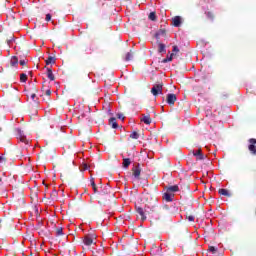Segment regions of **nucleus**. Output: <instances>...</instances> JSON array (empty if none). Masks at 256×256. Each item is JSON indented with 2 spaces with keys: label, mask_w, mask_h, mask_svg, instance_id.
Returning <instances> with one entry per match:
<instances>
[{
  "label": "nucleus",
  "mask_w": 256,
  "mask_h": 256,
  "mask_svg": "<svg viewBox=\"0 0 256 256\" xmlns=\"http://www.w3.org/2000/svg\"><path fill=\"white\" fill-rule=\"evenodd\" d=\"M84 245H87L88 247L93 245L95 243V236L93 235H86L83 239Z\"/></svg>",
  "instance_id": "f257e3e1"
},
{
  "label": "nucleus",
  "mask_w": 256,
  "mask_h": 256,
  "mask_svg": "<svg viewBox=\"0 0 256 256\" xmlns=\"http://www.w3.org/2000/svg\"><path fill=\"white\" fill-rule=\"evenodd\" d=\"M151 93H152V95H154V96L159 95V93H160V94L163 93V85H161V84L155 85L154 87H152Z\"/></svg>",
  "instance_id": "f03ea898"
},
{
  "label": "nucleus",
  "mask_w": 256,
  "mask_h": 256,
  "mask_svg": "<svg viewBox=\"0 0 256 256\" xmlns=\"http://www.w3.org/2000/svg\"><path fill=\"white\" fill-rule=\"evenodd\" d=\"M173 53L170 54V56H167L166 59L163 60V63H167L169 61H173V56L176 54V53H179V47L177 46H173Z\"/></svg>",
  "instance_id": "7ed1b4c3"
},
{
  "label": "nucleus",
  "mask_w": 256,
  "mask_h": 256,
  "mask_svg": "<svg viewBox=\"0 0 256 256\" xmlns=\"http://www.w3.org/2000/svg\"><path fill=\"white\" fill-rule=\"evenodd\" d=\"M182 23H183V18H181L180 16H175L174 18H172V25L174 27H181Z\"/></svg>",
  "instance_id": "20e7f679"
},
{
  "label": "nucleus",
  "mask_w": 256,
  "mask_h": 256,
  "mask_svg": "<svg viewBox=\"0 0 256 256\" xmlns=\"http://www.w3.org/2000/svg\"><path fill=\"white\" fill-rule=\"evenodd\" d=\"M176 101H177V96L175 94H168L167 95V103L169 105H175Z\"/></svg>",
  "instance_id": "39448f33"
},
{
  "label": "nucleus",
  "mask_w": 256,
  "mask_h": 256,
  "mask_svg": "<svg viewBox=\"0 0 256 256\" xmlns=\"http://www.w3.org/2000/svg\"><path fill=\"white\" fill-rule=\"evenodd\" d=\"M173 197H175V194L167 191L165 194H164V199L165 201H168V202H171L173 201Z\"/></svg>",
  "instance_id": "423d86ee"
},
{
  "label": "nucleus",
  "mask_w": 256,
  "mask_h": 256,
  "mask_svg": "<svg viewBox=\"0 0 256 256\" xmlns=\"http://www.w3.org/2000/svg\"><path fill=\"white\" fill-rule=\"evenodd\" d=\"M193 155H194V157H196V159H198L200 161L203 160V158H204L203 153H201V149L194 151Z\"/></svg>",
  "instance_id": "0eeeda50"
},
{
  "label": "nucleus",
  "mask_w": 256,
  "mask_h": 256,
  "mask_svg": "<svg viewBox=\"0 0 256 256\" xmlns=\"http://www.w3.org/2000/svg\"><path fill=\"white\" fill-rule=\"evenodd\" d=\"M47 77L50 79V81H55V76L53 75L51 68H47Z\"/></svg>",
  "instance_id": "6e6552de"
},
{
  "label": "nucleus",
  "mask_w": 256,
  "mask_h": 256,
  "mask_svg": "<svg viewBox=\"0 0 256 256\" xmlns=\"http://www.w3.org/2000/svg\"><path fill=\"white\" fill-rule=\"evenodd\" d=\"M132 171L134 177H139L141 175V168H139V166L134 167Z\"/></svg>",
  "instance_id": "1a4fd4ad"
},
{
  "label": "nucleus",
  "mask_w": 256,
  "mask_h": 256,
  "mask_svg": "<svg viewBox=\"0 0 256 256\" xmlns=\"http://www.w3.org/2000/svg\"><path fill=\"white\" fill-rule=\"evenodd\" d=\"M17 63H19V59H17L16 56H13V57L11 58V60H10V65H11L12 67H17Z\"/></svg>",
  "instance_id": "9d476101"
},
{
  "label": "nucleus",
  "mask_w": 256,
  "mask_h": 256,
  "mask_svg": "<svg viewBox=\"0 0 256 256\" xmlns=\"http://www.w3.org/2000/svg\"><path fill=\"white\" fill-rule=\"evenodd\" d=\"M141 121H142L143 123H145V125H151V117H149V116H143V117L141 118Z\"/></svg>",
  "instance_id": "9b49d317"
},
{
  "label": "nucleus",
  "mask_w": 256,
  "mask_h": 256,
  "mask_svg": "<svg viewBox=\"0 0 256 256\" xmlns=\"http://www.w3.org/2000/svg\"><path fill=\"white\" fill-rule=\"evenodd\" d=\"M167 191H168L169 193H177V191H179V186H177V185L170 186V187L167 189Z\"/></svg>",
  "instance_id": "f8f14e48"
},
{
  "label": "nucleus",
  "mask_w": 256,
  "mask_h": 256,
  "mask_svg": "<svg viewBox=\"0 0 256 256\" xmlns=\"http://www.w3.org/2000/svg\"><path fill=\"white\" fill-rule=\"evenodd\" d=\"M122 165L125 169H127L129 165H131V160L129 158H124Z\"/></svg>",
  "instance_id": "ddd939ff"
},
{
  "label": "nucleus",
  "mask_w": 256,
  "mask_h": 256,
  "mask_svg": "<svg viewBox=\"0 0 256 256\" xmlns=\"http://www.w3.org/2000/svg\"><path fill=\"white\" fill-rule=\"evenodd\" d=\"M158 51H159V53H166L167 50L165 49V44L159 43L158 44Z\"/></svg>",
  "instance_id": "4468645a"
},
{
  "label": "nucleus",
  "mask_w": 256,
  "mask_h": 256,
  "mask_svg": "<svg viewBox=\"0 0 256 256\" xmlns=\"http://www.w3.org/2000/svg\"><path fill=\"white\" fill-rule=\"evenodd\" d=\"M249 151L251 152L252 155H256V145L255 144H250L248 146Z\"/></svg>",
  "instance_id": "2eb2a0df"
},
{
  "label": "nucleus",
  "mask_w": 256,
  "mask_h": 256,
  "mask_svg": "<svg viewBox=\"0 0 256 256\" xmlns=\"http://www.w3.org/2000/svg\"><path fill=\"white\" fill-rule=\"evenodd\" d=\"M137 213H139V215H141L142 221H145L146 217H145V212L143 211V208L138 207L137 208Z\"/></svg>",
  "instance_id": "dca6fc26"
},
{
  "label": "nucleus",
  "mask_w": 256,
  "mask_h": 256,
  "mask_svg": "<svg viewBox=\"0 0 256 256\" xmlns=\"http://www.w3.org/2000/svg\"><path fill=\"white\" fill-rule=\"evenodd\" d=\"M19 139H20L21 143H25V145H27L29 143V140H27V137L23 134L19 135Z\"/></svg>",
  "instance_id": "f3484780"
},
{
  "label": "nucleus",
  "mask_w": 256,
  "mask_h": 256,
  "mask_svg": "<svg viewBox=\"0 0 256 256\" xmlns=\"http://www.w3.org/2000/svg\"><path fill=\"white\" fill-rule=\"evenodd\" d=\"M219 193H220V195H224L225 197L229 196V190H227V189H220Z\"/></svg>",
  "instance_id": "a211bd4d"
},
{
  "label": "nucleus",
  "mask_w": 256,
  "mask_h": 256,
  "mask_svg": "<svg viewBox=\"0 0 256 256\" xmlns=\"http://www.w3.org/2000/svg\"><path fill=\"white\" fill-rule=\"evenodd\" d=\"M149 19L150 21H157V15L155 14V12H151L149 14Z\"/></svg>",
  "instance_id": "6ab92c4d"
},
{
  "label": "nucleus",
  "mask_w": 256,
  "mask_h": 256,
  "mask_svg": "<svg viewBox=\"0 0 256 256\" xmlns=\"http://www.w3.org/2000/svg\"><path fill=\"white\" fill-rule=\"evenodd\" d=\"M51 63H55V58L53 57H48V59L46 60V65H51Z\"/></svg>",
  "instance_id": "aec40b11"
},
{
  "label": "nucleus",
  "mask_w": 256,
  "mask_h": 256,
  "mask_svg": "<svg viewBox=\"0 0 256 256\" xmlns=\"http://www.w3.org/2000/svg\"><path fill=\"white\" fill-rule=\"evenodd\" d=\"M133 59V54L131 52H128L125 57V61H131Z\"/></svg>",
  "instance_id": "412c9836"
},
{
  "label": "nucleus",
  "mask_w": 256,
  "mask_h": 256,
  "mask_svg": "<svg viewBox=\"0 0 256 256\" xmlns=\"http://www.w3.org/2000/svg\"><path fill=\"white\" fill-rule=\"evenodd\" d=\"M20 81H21V83H25V81H27V74H21Z\"/></svg>",
  "instance_id": "4be33fe9"
},
{
  "label": "nucleus",
  "mask_w": 256,
  "mask_h": 256,
  "mask_svg": "<svg viewBox=\"0 0 256 256\" xmlns=\"http://www.w3.org/2000/svg\"><path fill=\"white\" fill-rule=\"evenodd\" d=\"M110 123H112L113 129H117L118 125H117V122H115V118H111Z\"/></svg>",
  "instance_id": "5701e85b"
},
{
  "label": "nucleus",
  "mask_w": 256,
  "mask_h": 256,
  "mask_svg": "<svg viewBox=\"0 0 256 256\" xmlns=\"http://www.w3.org/2000/svg\"><path fill=\"white\" fill-rule=\"evenodd\" d=\"M131 139H139V134L137 132H133L131 135H130Z\"/></svg>",
  "instance_id": "b1692460"
},
{
  "label": "nucleus",
  "mask_w": 256,
  "mask_h": 256,
  "mask_svg": "<svg viewBox=\"0 0 256 256\" xmlns=\"http://www.w3.org/2000/svg\"><path fill=\"white\" fill-rule=\"evenodd\" d=\"M208 251H210V253H217V248L216 247H214V246H210L209 247V249H208Z\"/></svg>",
  "instance_id": "393cba45"
},
{
  "label": "nucleus",
  "mask_w": 256,
  "mask_h": 256,
  "mask_svg": "<svg viewBox=\"0 0 256 256\" xmlns=\"http://www.w3.org/2000/svg\"><path fill=\"white\" fill-rule=\"evenodd\" d=\"M56 235H58V236L63 235V228H57Z\"/></svg>",
  "instance_id": "a878e982"
},
{
  "label": "nucleus",
  "mask_w": 256,
  "mask_h": 256,
  "mask_svg": "<svg viewBox=\"0 0 256 256\" xmlns=\"http://www.w3.org/2000/svg\"><path fill=\"white\" fill-rule=\"evenodd\" d=\"M87 169H89V166L87 164H83L81 167H80V170L81 171H87Z\"/></svg>",
  "instance_id": "bb28decb"
},
{
  "label": "nucleus",
  "mask_w": 256,
  "mask_h": 256,
  "mask_svg": "<svg viewBox=\"0 0 256 256\" xmlns=\"http://www.w3.org/2000/svg\"><path fill=\"white\" fill-rule=\"evenodd\" d=\"M91 185L94 189V192H97V186L95 185V180L94 179H91Z\"/></svg>",
  "instance_id": "cd10ccee"
},
{
  "label": "nucleus",
  "mask_w": 256,
  "mask_h": 256,
  "mask_svg": "<svg viewBox=\"0 0 256 256\" xmlns=\"http://www.w3.org/2000/svg\"><path fill=\"white\" fill-rule=\"evenodd\" d=\"M249 143H251V145H255L256 144V139H254V138L250 139Z\"/></svg>",
  "instance_id": "c85d7f7f"
},
{
  "label": "nucleus",
  "mask_w": 256,
  "mask_h": 256,
  "mask_svg": "<svg viewBox=\"0 0 256 256\" xmlns=\"http://www.w3.org/2000/svg\"><path fill=\"white\" fill-rule=\"evenodd\" d=\"M20 65H22V67H23L24 65H27V61H26V60H20Z\"/></svg>",
  "instance_id": "c756f323"
},
{
  "label": "nucleus",
  "mask_w": 256,
  "mask_h": 256,
  "mask_svg": "<svg viewBox=\"0 0 256 256\" xmlns=\"http://www.w3.org/2000/svg\"><path fill=\"white\" fill-rule=\"evenodd\" d=\"M118 119H121L123 121V119H125V116H123V114H117Z\"/></svg>",
  "instance_id": "7c9ffc66"
},
{
  "label": "nucleus",
  "mask_w": 256,
  "mask_h": 256,
  "mask_svg": "<svg viewBox=\"0 0 256 256\" xmlns=\"http://www.w3.org/2000/svg\"><path fill=\"white\" fill-rule=\"evenodd\" d=\"M45 19L46 21H51V14H47Z\"/></svg>",
  "instance_id": "2f4dec72"
},
{
  "label": "nucleus",
  "mask_w": 256,
  "mask_h": 256,
  "mask_svg": "<svg viewBox=\"0 0 256 256\" xmlns=\"http://www.w3.org/2000/svg\"><path fill=\"white\" fill-rule=\"evenodd\" d=\"M188 221H195V217H193V216H188Z\"/></svg>",
  "instance_id": "473e14b6"
},
{
  "label": "nucleus",
  "mask_w": 256,
  "mask_h": 256,
  "mask_svg": "<svg viewBox=\"0 0 256 256\" xmlns=\"http://www.w3.org/2000/svg\"><path fill=\"white\" fill-rule=\"evenodd\" d=\"M46 95H51V90L50 89H48V90H46Z\"/></svg>",
  "instance_id": "72a5a7b5"
},
{
  "label": "nucleus",
  "mask_w": 256,
  "mask_h": 256,
  "mask_svg": "<svg viewBox=\"0 0 256 256\" xmlns=\"http://www.w3.org/2000/svg\"><path fill=\"white\" fill-rule=\"evenodd\" d=\"M35 97H37V95H35V94H31V99H35Z\"/></svg>",
  "instance_id": "f704fd0d"
},
{
  "label": "nucleus",
  "mask_w": 256,
  "mask_h": 256,
  "mask_svg": "<svg viewBox=\"0 0 256 256\" xmlns=\"http://www.w3.org/2000/svg\"><path fill=\"white\" fill-rule=\"evenodd\" d=\"M3 160V157L0 156V162Z\"/></svg>",
  "instance_id": "c9c22d12"
},
{
  "label": "nucleus",
  "mask_w": 256,
  "mask_h": 256,
  "mask_svg": "<svg viewBox=\"0 0 256 256\" xmlns=\"http://www.w3.org/2000/svg\"><path fill=\"white\" fill-rule=\"evenodd\" d=\"M160 33H165V31L161 30Z\"/></svg>",
  "instance_id": "e433bc0d"
}]
</instances>
